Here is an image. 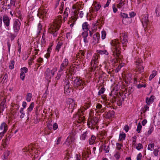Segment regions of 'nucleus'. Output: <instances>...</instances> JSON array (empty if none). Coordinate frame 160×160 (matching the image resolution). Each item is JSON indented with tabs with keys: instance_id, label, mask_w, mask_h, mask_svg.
<instances>
[{
	"instance_id": "1",
	"label": "nucleus",
	"mask_w": 160,
	"mask_h": 160,
	"mask_svg": "<svg viewBox=\"0 0 160 160\" xmlns=\"http://www.w3.org/2000/svg\"><path fill=\"white\" fill-rule=\"evenodd\" d=\"M84 84L85 82L83 81L78 78L74 80L73 83H72V85H70L69 80H66L65 82V91L68 93L70 92V90L71 89H73V88L79 90L82 89Z\"/></svg>"
},
{
	"instance_id": "2",
	"label": "nucleus",
	"mask_w": 160,
	"mask_h": 160,
	"mask_svg": "<svg viewBox=\"0 0 160 160\" xmlns=\"http://www.w3.org/2000/svg\"><path fill=\"white\" fill-rule=\"evenodd\" d=\"M62 16L59 15L56 21L54 22V24L52 25L49 29V33L52 34L54 37H56L58 33L57 31L59 30L58 26L60 27L62 22Z\"/></svg>"
},
{
	"instance_id": "3",
	"label": "nucleus",
	"mask_w": 160,
	"mask_h": 160,
	"mask_svg": "<svg viewBox=\"0 0 160 160\" xmlns=\"http://www.w3.org/2000/svg\"><path fill=\"white\" fill-rule=\"evenodd\" d=\"M111 50L112 55L115 58H119L121 53L120 43L118 40L112 41L111 43Z\"/></svg>"
},
{
	"instance_id": "4",
	"label": "nucleus",
	"mask_w": 160,
	"mask_h": 160,
	"mask_svg": "<svg viewBox=\"0 0 160 160\" xmlns=\"http://www.w3.org/2000/svg\"><path fill=\"white\" fill-rule=\"evenodd\" d=\"M57 71V68H54L52 70L47 68L46 71V78L48 80L51 78L54 75L55 72Z\"/></svg>"
},
{
	"instance_id": "5",
	"label": "nucleus",
	"mask_w": 160,
	"mask_h": 160,
	"mask_svg": "<svg viewBox=\"0 0 160 160\" xmlns=\"http://www.w3.org/2000/svg\"><path fill=\"white\" fill-rule=\"evenodd\" d=\"M68 104L67 106L70 109L69 111L72 112L73 109L76 107L75 101L72 98H68L67 101Z\"/></svg>"
},
{
	"instance_id": "6",
	"label": "nucleus",
	"mask_w": 160,
	"mask_h": 160,
	"mask_svg": "<svg viewBox=\"0 0 160 160\" xmlns=\"http://www.w3.org/2000/svg\"><path fill=\"white\" fill-rule=\"evenodd\" d=\"M120 16L122 18V23L125 24H128L131 22V19L128 17V15L125 13H120Z\"/></svg>"
},
{
	"instance_id": "7",
	"label": "nucleus",
	"mask_w": 160,
	"mask_h": 160,
	"mask_svg": "<svg viewBox=\"0 0 160 160\" xmlns=\"http://www.w3.org/2000/svg\"><path fill=\"white\" fill-rule=\"evenodd\" d=\"M120 34V39L124 50H125V48L124 47H126L127 43L128 42L127 35L125 33H122Z\"/></svg>"
},
{
	"instance_id": "8",
	"label": "nucleus",
	"mask_w": 160,
	"mask_h": 160,
	"mask_svg": "<svg viewBox=\"0 0 160 160\" xmlns=\"http://www.w3.org/2000/svg\"><path fill=\"white\" fill-rule=\"evenodd\" d=\"M148 14H146L142 16L141 21L142 22V26L144 28V30H145L146 28H147L148 23Z\"/></svg>"
},
{
	"instance_id": "9",
	"label": "nucleus",
	"mask_w": 160,
	"mask_h": 160,
	"mask_svg": "<svg viewBox=\"0 0 160 160\" xmlns=\"http://www.w3.org/2000/svg\"><path fill=\"white\" fill-rule=\"evenodd\" d=\"M21 24V22L18 19H16L14 22L13 29L14 32L16 33V34H18L20 29Z\"/></svg>"
},
{
	"instance_id": "10",
	"label": "nucleus",
	"mask_w": 160,
	"mask_h": 160,
	"mask_svg": "<svg viewBox=\"0 0 160 160\" xmlns=\"http://www.w3.org/2000/svg\"><path fill=\"white\" fill-rule=\"evenodd\" d=\"M142 62L140 60L136 62V64L137 65V68L138 69V71L141 73L144 72V67L142 66Z\"/></svg>"
},
{
	"instance_id": "11",
	"label": "nucleus",
	"mask_w": 160,
	"mask_h": 160,
	"mask_svg": "<svg viewBox=\"0 0 160 160\" xmlns=\"http://www.w3.org/2000/svg\"><path fill=\"white\" fill-rule=\"evenodd\" d=\"M47 10L46 9H40L38 14V15L39 17L40 18H44L46 16V15L47 14Z\"/></svg>"
},
{
	"instance_id": "12",
	"label": "nucleus",
	"mask_w": 160,
	"mask_h": 160,
	"mask_svg": "<svg viewBox=\"0 0 160 160\" xmlns=\"http://www.w3.org/2000/svg\"><path fill=\"white\" fill-rule=\"evenodd\" d=\"M3 21L6 27H8L10 25V19L6 15H4L3 18Z\"/></svg>"
},
{
	"instance_id": "13",
	"label": "nucleus",
	"mask_w": 160,
	"mask_h": 160,
	"mask_svg": "<svg viewBox=\"0 0 160 160\" xmlns=\"http://www.w3.org/2000/svg\"><path fill=\"white\" fill-rule=\"evenodd\" d=\"M99 35L98 33H96L94 34L92 42L94 44L98 43Z\"/></svg>"
},
{
	"instance_id": "14",
	"label": "nucleus",
	"mask_w": 160,
	"mask_h": 160,
	"mask_svg": "<svg viewBox=\"0 0 160 160\" xmlns=\"http://www.w3.org/2000/svg\"><path fill=\"white\" fill-rule=\"evenodd\" d=\"M34 104L33 102H32L30 104L29 107L27 109V117L29 118L28 116L30 115V112L32 110Z\"/></svg>"
},
{
	"instance_id": "15",
	"label": "nucleus",
	"mask_w": 160,
	"mask_h": 160,
	"mask_svg": "<svg viewBox=\"0 0 160 160\" xmlns=\"http://www.w3.org/2000/svg\"><path fill=\"white\" fill-rule=\"evenodd\" d=\"M83 38L84 42L86 43L88 42V38H87L88 36V33L87 32H84L82 33Z\"/></svg>"
},
{
	"instance_id": "16",
	"label": "nucleus",
	"mask_w": 160,
	"mask_h": 160,
	"mask_svg": "<svg viewBox=\"0 0 160 160\" xmlns=\"http://www.w3.org/2000/svg\"><path fill=\"white\" fill-rule=\"evenodd\" d=\"M82 28L83 30L85 31V32H88L89 29V25L88 24L87 22H85L82 24Z\"/></svg>"
},
{
	"instance_id": "17",
	"label": "nucleus",
	"mask_w": 160,
	"mask_h": 160,
	"mask_svg": "<svg viewBox=\"0 0 160 160\" xmlns=\"http://www.w3.org/2000/svg\"><path fill=\"white\" fill-rule=\"evenodd\" d=\"M69 12L70 10L69 8H66L63 13V19L64 21L67 19L68 15V13Z\"/></svg>"
},
{
	"instance_id": "18",
	"label": "nucleus",
	"mask_w": 160,
	"mask_h": 160,
	"mask_svg": "<svg viewBox=\"0 0 160 160\" xmlns=\"http://www.w3.org/2000/svg\"><path fill=\"white\" fill-rule=\"evenodd\" d=\"M0 129L1 130H3V131H4V132L7 131L8 128L5 123L3 122L2 123L0 127Z\"/></svg>"
},
{
	"instance_id": "19",
	"label": "nucleus",
	"mask_w": 160,
	"mask_h": 160,
	"mask_svg": "<svg viewBox=\"0 0 160 160\" xmlns=\"http://www.w3.org/2000/svg\"><path fill=\"white\" fill-rule=\"evenodd\" d=\"M67 66H65L64 65L61 64L60 69L59 71V73L60 74H62L63 71H66L67 69Z\"/></svg>"
},
{
	"instance_id": "20",
	"label": "nucleus",
	"mask_w": 160,
	"mask_h": 160,
	"mask_svg": "<svg viewBox=\"0 0 160 160\" xmlns=\"http://www.w3.org/2000/svg\"><path fill=\"white\" fill-rule=\"evenodd\" d=\"M77 19L75 15L72 16L71 17V22L72 23L70 25V26L71 28L73 27L74 25L75 24V22Z\"/></svg>"
},
{
	"instance_id": "21",
	"label": "nucleus",
	"mask_w": 160,
	"mask_h": 160,
	"mask_svg": "<svg viewBox=\"0 0 160 160\" xmlns=\"http://www.w3.org/2000/svg\"><path fill=\"white\" fill-rule=\"evenodd\" d=\"M115 112L113 111H109L107 114V117L108 118L113 117Z\"/></svg>"
},
{
	"instance_id": "22",
	"label": "nucleus",
	"mask_w": 160,
	"mask_h": 160,
	"mask_svg": "<svg viewBox=\"0 0 160 160\" xmlns=\"http://www.w3.org/2000/svg\"><path fill=\"white\" fill-rule=\"evenodd\" d=\"M8 78V75L7 73H5V74H2L1 77V78H2V81L3 82H6L7 81V78Z\"/></svg>"
},
{
	"instance_id": "23",
	"label": "nucleus",
	"mask_w": 160,
	"mask_h": 160,
	"mask_svg": "<svg viewBox=\"0 0 160 160\" xmlns=\"http://www.w3.org/2000/svg\"><path fill=\"white\" fill-rule=\"evenodd\" d=\"M96 139V138L94 136L92 135L89 140V143L90 145L94 143Z\"/></svg>"
},
{
	"instance_id": "24",
	"label": "nucleus",
	"mask_w": 160,
	"mask_h": 160,
	"mask_svg": "<svg viewBox=\"0 0 160 160\" xmlns=\"http://www.w3.org/2000/svg\"><path fill=\"white\" fill-rule=\"evenodd\" d=\"M88 132L87 131H86L84 132L83 133L81 136L80 137V139L82 140H84L86 138L88 137Z\"/></svg>"
},
{
	"instance_id": "25",
	"label": "nucleus",
	"mask_w": 160,
	"mask_h": 160,
	"mask_svg": "<svg viewBox=\"0 0 160 160\" xmlns=\"http://www.w3.org/2000/svg\"><path fill=\"white\" fill-rule=\"evenodd\" d=\"M152 96H151L150 98H147L146 99V102L149 105L151 104L153 100V98H152Z\"/></svg>"
},
{
	"instance_id": "26",
	"label": "nucleus",
	"mask_w": 160,
	"mask_h": 160,
	"mask_svg": "<svg viewBox=\"0 0 160 160\" xmlns=\"http://www.w3.org/2000/svg\"><path fill=\"white\" fill-rule=\"evenodd\" d=\"M157 75V72L154 70L152 71V73L149 76V81H151L152 79L155 76Z\"/></svg>"
},
{
	"instance_id": "27",
	"label": "nucleus",
	"mask_w": 160,
	"mask_h": 160,
	"mask_svg": "<svg viewBox=\"0 0 160 160\" xmlns=\"http://www.w3.org/2000/svg\"><path fill=\"white\" fill-rule=\"evenodd\" d=\"M32 97V94L30 93H28L26 96V100L28 102L30 101Z\"/></svg>"
},
{
	"instance_id": "28",
	"label": "nucleus",
	"mask_w": 160,
	"mask_h": 160,
	"mask_svg": "<svg viewBox=\"0 0 160 160\" xmlns=\"http://www.w3.org/2000/svg\"><path fill=\"white\" fill-rule=\"evenodd\" d=\"M126 137V134L124 133H120L119 136V139L120 140H124Z\"/></svg>"
},
{
	"instance_id": "29",
	"label": "nucleus",
	"mask_w": 160,
	"mask_h": 160,
	"mask_svg": "<svg viewBox=\"0 0 160 160\" xmlns=\"http://www.w3.org/2000/svg\"><path fill=\"white\" fill-rule=\"evenodd\" d=\"M98 53L101 54H105L106 55H108V53L106 50H99L98 52Z\"/></svg>"
},
{
	"instance_id": "30",
	"label": "nucleus",
	"mask_w": 160,
	"mask_h": 160,
	"mask_svg": "<svg viewBox=\"0 0 160 160\" xmlns=\"http://www.w3.org/2000/svg\"><path fill=\"white\" fill-rule=\"evenodd\" d=\"M62 42H58V44L56 47V50H57L58 52H59V49L60 48L61 46H62Z\"/></svg>"
},
{
	"instance_id": "31",
	"label": "nucleus",
	"mask_w": 160,
	"mask_h": 160,
	"mask_svg": "<svg viewBox=\"0 0 160 160\" xmlns=\"http://www.w3.org/2000/svg\"><path fill=\"white\" fill-rule=\"evenodd\" d=\"M10 153L9 151H7L5 152L4 154V159H6L8 158V156L9 155Z\"/></svg>"
},
{
	"instance_id": "32",
	"label": "nucleus",
	"mask_w": 160,
	"mask_h": 160,
	"mask_svg": "<svg viewBox=\"0 0 160 160\" xmlns=\"http://www.w3.org/2000/svg\"><path fill=\"white\" fill-rule=\"evenodd\" d=\"M95 9L96 11H98L100 8L101 6L99 3H97L94 4Z\"/></svg>"
},
{
	"instance_id": "33",
	"label": "nucleus",
	"mask_w": 160,
	"mask_h": 160,
	"mask_svg": "<svg viewBox=\"0 0 160 160\" xmlns=\"http://www.w3.org/2000/svg\"><path fill=\"white\" fill-rule=\"evenodd\" d=\"M23 108H21L20 110V112L21 114L20 116V118H22L24 116L25 113L24 112Z\"/></svg>"
},
{
	"instance_id": "34",
	"label": "nucleus",
	"mask_w": 160,
	"mask_h": 160,
	"mask_svg": "<svg viewBox=\"0 0 160 160\" xmlns=\"http://www.w3.org/2000/svg\"><path fill=\"white\" fill-rule=\"evenodd\" d=\"M97 58L96 57H93L92 61L91 62V65L93 63L94 64H96L97 62Z\"/></svg>"
},
{
	"instance_id": "35",
	"label": "nucleus",
	"mask_w": 160,
	"mask_h": 160,
	"mask_svg": "<svg viewBox=\"0 0 160 160\" xmlns=\"http://www.w3.org/2000/svg\"><path fill=\"white\" fill-rule=\"evenodd\" d=\"M14 61L13 60H12L10 61L9 67L10 69H12L14 68Z\"/></svg>"
},
{
	"instance_id": "36",
	"label": "nucleus",
	"mask_w": 160,
	"mask_h": 160,
	"mask_svg": "<svg viewBox=\"0 0 160 160\" xmlns=\"http://www.w3.org/2000/svg\"><path fill=\"white\" fill-rule=\"evenodd\" d=\"M103 148L104 150L105 151V153H107L109 152V146H108L107 147L106 145H104L103 146Z\"/></svg>"
},
{
	"instance_id": "37",
	"label": "nucleus",
	"mask_w": 160,
	"mask_h": 160,
	"mask_svg": "<svg viewBox=\"0 0 160 160\" xmlns=\"http://www.w3.org/2000/svg\"><path fill=\"white\" fill-rule=\"evenodd\" d=\"M142 128V126L141 125L140 122H139L137 128V131L138 133L140 132V130H141Z\"/></svg>"
},
{
	"instance_id": "38",
	"label": "nucleus",
	"mask_w": 160,
	"mask_h": 160,
	"mask_svg": "<svg viewBox=\"0 0 160 160\" xmlns=\"http://www.w3.org/2000/svg\"><path fill=\"white\" fill-rule=\"evenodd\" d=\"M10 138L9 136H8V137H7L5 140H3V144H4L5 145H7L8 143V141L10 140Z\"/></svg>"
},
{
	"instance_id": "39",
	"label": "nucleus",
	"mask_w": 160,
	"mask_h": 160,
	"mask_svg": "<svg viewBox=\"0 0 160 160\" xmlns=\"http://www.w3.org/2000/svg\"><path fill=\"white\" fill-rule=\"evenodd\" d=\"M25 76V75L24 72L22 71L20 74V78L22 80H24Z\"/></svg>"
},
{
	"instance_id": "40",
	"label": "nucleus",
	"mask_w": 160,
	"mask_h": 160,
	"mask_svg": "<svg viewBox=\"0 0 160 160\" xmlns=\"http://www.w3.org/2000/svg\"><path fill=\"white\" fill-rule=\"evenodd\" d=\"M68 63V59H65L63 61L62 63L61 64L62 65H64L65 66H67Z\"/></svg>"
},
{
	"instance_id": "41",
	"label": "nucleus",
	"mask_w": 160,
	"mask_h": 160,
	"mask_svg": "<svg viewBox=\"0 0 160 160\" xmlns=\"http://www.w3.org/2000/svg\"><path fill=\"white\" fill-rule=\"evenodd\" d=\"M105 88H101V89H100V90H99V91L98 92V95H100L101 94H103L104 92L105 91Z\"/></svg>"
},
{
	"instance_id": "42",
	"label": "nucleus",
	"mask_w": 160,
	"mask_h": 160,
	"mask_svg": "<svg viewBox=\"0 0 160 160\" xmlns=\"http://www.w3.org/2000/svg\"><path fill=\"white\" fill-rule=\"evenodd\" d=\"M154 144L153 143L149 144L148 146V149L149 150L152 151V148H153Z\"/></svg>"
},
{
	"instance_id": "43",
	"label": "nucleus",
	"mask_w": 160,
	"mask_h": 160,
	"mask_svg": "<svg viewBox=\"0 0 160 160\" xmlns=\"http://www.w3.org/2000/svg\"><path fill=\"white\" fill-rule=\"evenodd\" d=\"M114 157L117 159H118L120 158L119 153L118 151L116 152L115 154L114 155Z\"/></svg>"
},
{
	"instance_id": "44",
	"label": "nucleus",
	"mask_w": 160,
	"mask_h": 160,
	"mask_svg": "<svg viewBox=\"0 0 160 160\" xmlns=\"http://www.w3.org/2000/svg\"><path fill=\"white\" fill-rule=\"evenodd\" d=\"M143 146L142 145L139 143L138 144V145L136 146V148L138 150H140L141 148H142Z\"/></svg>"
},
{
	"instance_id": "45",
	"label": "nucleus",
	"mask_w": 160,
	"mask_h": 160,
	"mask_svg": "<svg viewBox=\"0 0 160 160\" xmlns=\"http://www.w3.org/2000/svg\"><path fill=\"white\" fill-rule=\"evenodd\" d=\"M16 16H18L19 17V18L21 20H22V18L21 16V13L20 12L18 11L16 13Z\"/></svg>"
},
{
	"instance_id": "46",
	"label": "nucleus",
	"mask_w": 160,
	"mask_h": 160,
	"mask_svg": "<svg viewBox=\"0 0 160 160\" xmlns=\"http://www.w3.org/2000/svg\"><path fill=\"white\" fill-rule=\"evenodd\" d=\"M106 37V33L105 31L102 32V39H104Z\"/></svg>"
},
{
	"instance_id": "47",
	"label": "nucleus",
	"mask_w": 160,
	"mask_h": 160,
	"mask_svg": "<svg viewBox=\"0 0 160 160\" xmlns=\"http://www.w3.org/2000/svg\"><path fill=\"white\" fill-rule=\"evenodd\" d=\"M136 13L133 12H132L129 13V18L131 19V18L134 17L136 15Z\"/></svg>"
},
{
	"instance_id": "48",
	"label": "nucleus",
	"mask_w": 160,
	"mask_h": 160,
	"mask_svg": "<svg viewBox=\"0 0 160 160\" xmlns=\"http://www.w3.org/2000/svg\"><path fill=\"white\" fill-rule=\"evenodd\" d=\"M122 145L119 143H116V148L118 150H120L121 149V147H122Z\"/></svg>"
},
{
	"instance_id": "49",
	"label": "nucleus",
	"mask_w": 160,
	"mask_h": 160,
	"mask_svg": "<svg viewBox=\"0 0 160 160\" xmlns=\"http://www.w3.org/2000/svg\"><path fill=\"white\" fill-rule=\"evenodd\" d=\"M47 127L49 129L51 130L52 129V124L51 122H48L47 124Z\"/></svg>"
},
{
	"instance_id": "50",
	"label": "nucleus",
	"mask_w": 160,
	"mask_h": 160,
	"mask_svg": "<svg viewBox=\"0 0 160 160\" xmlns=\"http://www.w3.org/2000/svg\"><path fill=\"white\" fill-rule=\"evenodd\" d=\"M125 3L124 2H122L121 1L119 3L118 5V8H121L122 6H123L125 4Z\"/></svg>"
},
{
	"instance_id": "51",
	"label": "nucleus",
	"mask_w": 160,
	"mask_h": 160,
	"mask_svg": "<svg viewBox=\"0 0 160 160\" xmlns=\"http://www.w3.org/2000/svg\"><path fill=\"white\" fill-rule=\"evenodd\" d=\"M156 15L157 17L160 16V12L158 8H156L155 10Z\"/></svg>"
},
{
	"instance_id": "52",
	"label": "nucleus",
	"mask_w": 160,
	"mask_h": 160,
	"mask_svg": "<svg viewBox=\"0 0 160 160\" xmlns=\"http://www.w3.org/2000/svg\"><path fill=\"white\" fill-rule=\"evenodd\" d=\"M10 36L11 40L12 41L16 37V35H15L14 34L10 33Z\"/></svg>"
},
{
	"instance_id": "53",
	"label": "nucleus",
	"mask_w": 160,
	"mask_h": 160,
	"mask_svg": "<svg viewBox=\"0 0 160 160\" xmlns=\"http://www.w3.org/2000/svg\"><path fill=\"white\" fill-rule=\"evenodd\" d=\"M159 150L157 149H155L153 151V154L155 156H157L158 155Z\"/></svg>"
},
{
	"instance_id": "54",
	"label": "nucleus",
	"mask_w": 160,
	"mask_h": 160,
	"mask_svg": "<svg viewBox=\"0 0 160 160\" xmlns=\"http://www.w3.org/2000/svg\"><path fill=\"white\" fill-rule=\"evenodd\" d=\"M136 138L137 137L136 136H134L132 138V144L133 145H135V142L136 141Z\"/></svg>"
},
{
	"instance_id": "55",
	"label": "nucleus",
	"mask_w": 160,
	"mask_h": 160,
	"mask_svg": "<svg viewBox=\"0 0 160 160\" xmlns=\"http://www.w3.org/2000/svg\"><path fill=\"white\" fill-rule=\"evenodd\" d=\"M58 128V124L55 123L52 125V128L54 130H56Z\"/></svg>"
},
{
	"instance_id": "56",
	"label": "nucleus",
	"mask_w": 160,
	"mask_h": 160,
	"mask_svg": "<svg viewBox=\"0 0 160 160\" xmlns=\"http://www.w3.org/2000/svg\"><path fill=\"white\" fill-rule=\"evenodd\" d=\"M142 155L141 153H139L137 156V160H141Z\"/></svg>"
},
{
	"instance_id": "57",
	"label": "nucleus",
	"mask_w": 160,
	"mask_h": 160,
	"mask_svg": "<svg viewBox=\"0 0 160 160\" xmlns=\"http://www.w3.org/2000/svg\"><path fill=\"white\" fill-rule=\"evenodd\" d=\"M5 102H2L0 106V108H3L4 109H5L6 105L5 104Z\"/></svg>"
},
{
	"instance_id": "58",
	"label": "nucleus",
	"mask_w": 160,
	"mask_h": 160,
	"mask_svg": "<svg viewBox=\"0 0 160 160\" xmlns=\"http://www.w3.org/2000/svg\"><path fill=\"white\" fill-rule=\"evenodd\" d=\"M111 0H107L106 4H105L104 6V8H105L107 7H108L109 6L111 2Z\"/></svg>"
},
{
	"instance_id": "59",
	"label": "nucleus",
	"mask_w": 160,
	"mask_h": 160,
	"mask_svg": "<svg viewBox=\"0 0 160 160\" xmlns=\"http://www.w3.org/2000/svg\"><path fill=\"white\" fill-rule=\"evenodd\" d=\"M42 26L40 23H39L38 27V29L39 30L38 34L40 33V30L42 29Z\"/></svg>"
},
{
	"instance_id": "60",
	"label": "nucleus",
	"mask_w": 160,
	"mask_h": 160,
	"mask_svg": "<svg viewBox=\"0 0 160 160\" xmlns=\"http://www.w3.org/2000/svg\"><path fill=\"white\" fill-rule=\"evenodd\" d=\"M21 70L23 71H22L26 73L27 72L28 70V68L25 67L22 68H21Z\"/></svg>"
},
{
	"instance_id": "61",
	"label": "nucleus",
	"mask_w": 160,
	"mask_h": 160,
	"mask_svg": "<svg viewBox=\"0 0 160 160\" xmlns=\"http://www.w3.org/2000/svg\"><path fill=\"white\" fill-rule=\"evenodd\" d=\"M124 129L126 132H127L129 130V127L128 125H125L124 127Z\"/></svg>"
},
{
	"instance_id": "62",
	"label": "nucleus",
	"mask_w": 160,
	"mask_h": 160,
	"mask_svg": "<svg viewBox=\"0 0 160 160\" xmlns=\"http://www.w3.org/2000/svg\"><path fill=\"white\" fill-rule=\"evenodd\" d=\"M62 137H60L58 138V139L57 141V142L56 144L57 145H58L60 144V142L61 141V139Z\"/></svg>"
},
{
	"instance_id": "63",
	"label": "nucleus",
	"mask_w": 160,
	"mask_h": 160,
	"mask_svg": "<svg viewBox=\"0 0 160 160\" xmlns=\"http://www.w3.org/2000/svg\"><path fill=\"white\" fill-rule=\"evenodd\" d=\"M94 121L93 123V124H96L97 123V122L98 121L97 119L95 117L93 118V120L92 121V122Z\"/></svg>"
},
{
	"instance_id": "64",
	"label": "nucleus",
	"mask_w": 160,
	"mask_h": 160,
	"mask_svg": "<svg viewBox=\"0 0 160 160\" xmlns=\"http://www.w3.org/2000/svg\"><path fill=\"white\" fill-rule=\"evenodd\" d=\"M50 52H47V53L45 55V57L47 58H49L50 56Z\"/></svg>"
}]
</instances>
